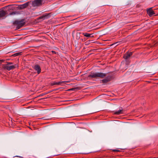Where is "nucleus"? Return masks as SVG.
<instances>
[{"instance_id":"1","label":"nucleus","mask_w":158,"mask_h":158,"mask_svg":"<svg viewBox=\"0 0 158 158\" xmlns=\"http://www.w3.org/2000/svg\"><path fill=\"white\" fill-rule=\"evenodd\" d=\"M107 73H106L91 72L90 73V74L88 76V77L90 79L97 78H103L106 77L105 79L101 80L102 83L105 84L111 81L113 78L112 74H108L107 76Z\"/></svg>"},{"instance_id":"2","label":"nucleus","mask_w":158,"mask_h":158,"mask_svg":"<svg viewBox=\"0 0 158 158\" xmlns=\"http://www.w3.org/2000/svg\"><path fill=\"white\" fill-rule=\"evenodd\" d=\"M24 21L25 19H24L20 20H16L13 22V24L16 26V29L17 30L20 28L25 24Z\"/></svg>"},{"instance_id":"3","label":"nucleus","mask_w":158,"mask_h":158,"mask_svg":"<svg viewBox=\"0 0 158 158\" xmlns=\"http://www.w3.org/2000/svg\"><path fill=\"white\" fill-rule=\"evenodd\" d=\"M43 0H34L32 2L31 5L33 7H40L43 5Z\"/></svg>"},{"instance_id":"4","label":"nucleus","mask_w":158,"mask_h":158,"mask_svg":"<svg viewBox=\"0 0 158 158\" xmlns=\"http://www.w3.org/2000/svg\"><path fill=\"white\" fill-rule=\"evenodd\" d=\"M17 65L15 64L14 65H9L7 64H3L2 65V68L4 70H7L8 71L14 69L16 67Z\"/></svg>"},{"instance_id":"5","label":"nucleus","mask_w":158,"mask_h":158,"mask_svg":"<svg viewBox=\"0 0 158 158\" xmlns=\"http://www.w3.org/2000/svg\"><path fill=\"white\" fill-rule=\"evenodd\" d=\"M152 7L150 8H149L147 10V14L150 17H152L153 15H154L155 16H157L158 15V14H156L154 11H153L152 9Z\"/></svg>"},{"instance_id":"6","label":"nucleus","mask_w":158,"mask_h":158,"mask_svg":"<svg viewBox=\"0 0 158 158\" xmlns=\"http://www.w3.org/2000/svg\"><path fill=\"white\" fill-rule=\"evenodd\" d=\"M133 52H127L123 56V58L125 60H127L129 59L130 57L132 55Z\"/></svg>"},{"instance_id":"7","label":"nucleus","mask_w":158,"mask_h":158,"mask_svg":"<svg viewBox=\"0 0 158 158\" xmlns=\"http://www.w3.org/2000/svg\"><path fill=\"white\" fill-rule=\"evenodd\" d=\"M34 70L37 72L38 74H40L41 71V68L40 66L38 64H36L33 67Z\"/></svg>"},{"instance_id":"8","label":"nucleus","mask_w":158,"mask_h":158,"mask_svg":"<svg viewBox=\"0 0 158 158\" xmlns=\"http://www.w3.org/2000/svg\"><path fill=\"white\" fill-rule=\"evenodd\" d=\"M29 3L30 2H28L23 4L20 5L19 6V9H23L26 8L29 6Z\"/></svg>"},{"instance_id":"9","label":"nucleus","mask_w":158,"mask_h":158,"mask_svg":"<svg viewBox=\"0 0 158 158\" xmlns=\"http://www.w3.org/2000/svg\"><path fill=\"white\" fill-rule=\"evenodd\" d=\"M66 82H68L67 81H60L58 82H54L52 83L51 84L52 85H60L62 84H65V83Z\"/></svg>"},{"instance_id":"10","label":"nucleus","mask_w":158,"mask_h":158,"mask_svg":"<svg viewBox=\"0 0 158 158\" xmlns=\"http://www.w3.org/2000/svg\"><path fill=\"white\" fill-rule=\"evenodd\" d=\"M6 15V13L3 10H0V19L5 16Z\"/></svg>"},{"instance_id":"11","label":"nucleus","mask_w":158,"mask_h":158,"mask_svg":"<svg viewBox=\"0 0 158 158\" xmlns=\"http://www.w3.org/2000/svg\"><path fill=\"white\" fill-rule=\"evenodd\" d=\"M123 113V110L121 107H120L119 108V110L115 111L114 114L116 115H119L121 114H122Z\"/></svg>"},{"instance_id":"12","label":"nucleus","mask_w":158,"mask_h":158,"mask_svg":"<svg viewBox=\"0 0 158 158\" xmlns=\"http://www.w3.org/2000/svg\"><path fill=\"white\" fill-rule=\"evenodd\" d=\"M51 13H45L43 15L44 19H49L51 17Z\"/></svg>"},{"instance_id":"13","label":"nucleus","mask_w":158,"mask_h":158,"mask_svg":"<svg viewBox=\"0 0 158 158\" xmlns=\"http://www.w3.org/2000/svg\"><path fill=\"white\" fill-rule=\"evenodd\" d=\"M82 34L84 35L85 36L88 38L94 37V36L92 35V34H89L87 33H82Z\"/></svg>"},{"instance_id":"14","label":"nucleus","mask_w":158,"mask_h":158,"mask_svg":"<svg viewBox=\"0 0 158 158\" xmlns=\"http://www.w3.org/2000/svg\"><path fill=\"white\" fill-rule=\"evenodd\" d=\"M81 33L77 32L76 34V39L77 40H78L80 38V34H81Z\"/></svg>"},{"instance_id":"15","label":"nucleus","mask_w":158,"mask_h":158,"mask_svg":"<svg viewBox=\"0 0 158 158\" xmlns=\"http://www.w3.org/2000/svg\"><path fill=\"white\" fill-rule=\"evenodd\" d=\"M22 52H17L14 54L12 55V56L13 57L19 55H21Z\"/></svg>"},{"instance_id":"16","label":"nucleus","mask_w":158,"mask_h":158,"mask_svg":"<svg viewBox=\"0 0 158 158\" xmlns=\"http://www.w3.org/2000/svg\"><path fill=\"white\" fill-rule=\"evenodd\" d=\"M125 60V61H126V64L127 65L129 64V63L130 62V61L129 60V59H127V60Z\"/></svg>"},{"instance_id":"17","label":"nucleus","mask_w":158,"mask_h":158,"mask_svg":"<svg viewBox=\"0 0 158 158\" xmlns=\"http://www.w3.org/2000/svg\"><path fill=\"white\" fill-rule=\"evenodd\" d=\"M38 19H42V20L44 19L43 15L42 16H41L39 17Z\"/></svg>"},{"instance_id":"18","label":"nucleus","mask_w":158,"mask_h":158,"mask_svg":"<svg viewBox=\"0 0 158 158\" xmlns=\"http://www.w3.org/2000/svg\"><path fill=\"white\" fill-rule=\"evenodd\" d=\"M13 64V63L11 62H7V64H6L9 65H11Z\"/></svg>"},{"instance_id":"19","label":"nucleus","mask_w":158,"mask_h":158,"mask_svg":"<svg viewBox=\"0 0 158 158\" xmlns=\"http://www.w3.org/2000/svg\"><path fill=\"white\" fill-rule=\"evenodd\" d=\"M86 39L85 38H84L83 39H82V38H81L80 39V40H81V41L82 42V41H85L86 40Z\"/></svg>"},{"instance_id":"20","label":"nucleus","mask_w":158,"mask_h":158,"mask_svg":"<svg viewBox=\"0 0 158 158\" xmlns=\"http://www.w3.org/2000/svg\"><path fill=\"white\" fill-rule=\"evenodd\" d=\"M16 13V12H12L11 13H10V15H15Z\"/></svg>"},{"instance_id":"21","label":"nucleus","mask_w":158,"mask_h":158,"mask_svg":"<svg viewBox=\"0 0 158 158\" xmlns=\"http://www.w3.org/2000/svg\"><path fill=\"white\" fill-rule=\"evenodd\" d=\"M51 52L53 54H56V52L54 51H52Z\"/></svg>"},{"instance_id":"22","label":"nucleus","mask_w":158,"mask_h":158,"mask_svg":"<svg viewBox=\"0 0 158 158\" xmlns=\"http://www.w3.org/2000/svg\"><path fill=\"white\" fill-rule=\"evenodd\" d=\"M113 151L114 152H119L120 151L119 150L115 149V150H113Z\"/></svg>"},{"instance_id":"23","label":"nucleus","mask_w":158,"mask_h":158,"mask_svg":"<svg viewBox=\"0 0 158 158\" xmlns=\"http://www.w3.org/2000/svg\"><path fill=\"white\" fill-rule=\"evenodd\" d=\"M3 61V60H0V64H1Z\"/></svg>"},{"instance_id":"24","label":"nucleus","mask_w":158,"mask_h":158,"mask_svg":"<svg viewBox=\"0 0 158 158\" xmlns=\"http://www.w3.org/2000/svg\"><path fill=\"white\" fill-rule=\"evenodd\" d=\"M15 157H20V158H22V157H21V156H15Z\"/></svg>"},{"instance_id":"25","label":"nucleus","mask_w":158,"mask_h":158,"mask_svg":"<svg viewBox=\"0 0 158 158\" xmlns=\"http://www.w3.org/2000/svg\"><path fill=\"white\" fill-rule=\"evenodd\" d=\"M74 89H75L72 88V89H69V90H72Z\"/></svg>"},{"instance_id":"26","label":"nucleus","mask_w":158,"mask_h":158,"mask_svg":"<svg viewBox=\"0 0 158 158\" xmlns=\"http://www.w3.org/2000/svg\"><path fill=\"white\" fill-rule=\"evenodd\" d=\"M74 31H73V32H72V35H73V33H74Z\"/></svg>"}]
</instances>
